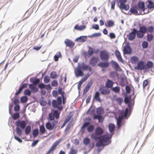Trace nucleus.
<instances>
[{
    "instance_id": "obj_15",
    "label": "nucleus",
    "mask_w": 154,
    "mask_h": 154,
    "mask_svg": "<svg viewBox=\"0 0 154 154\" xmlns=\"http://www.w3.org/2000/svg\"><path fill=\"white\" fill-rule=\"evenodd\" d=\"M137 8L141 10L143 12L145 10V3L144 2H139L137 3V5H136Z\"/></svg>"
},
{
    "instance_id": "obj_32",
    "label": "nucleus",
    "mask_w": 154,
    "mask_h": 154,
    "mask_svg": "<svg viewBox=\"0 0 154 154\" xmlns=\"http://www.w3.org/2000/svg\"><path fill=\"white\" fill-rule=\"evenodd\" d=\"M108 128L110 132L112 133L114 130L115 125L113 123H110L109 125Z\"/></svg>"
},
{
    "instance_id": "obj_45",
    "label": "nucleus",
    "mask_w": 154,
    "mask_h": 154,
    "mask_svg": "<svg viewBox=\"0 0 154 154\" xmlns=\"http://www.w3.org/2000/svg\"><path fill=\"white\" fill-rule=\"evenodd\" d=\"M40 132L42 134H43L45 133V129L44 126L42 125L40 126Z\"/></svg>"
},
{
    "instance_id": "obj_39",
    "label": "nucleus",
    "mask_w": 154,
    "mask_h": 154,
    "mask_svg": "<svg viewBox=\"0 0 154 154\" xmlns=\"http://www.w3.org/2000/svg\"><path fill=\"white\" fill-rule=\"evenodd\" d=\"M28 100V97L26 96L22 97L20 99L21 102L22 103H25Z\"/></svg>"
},
{
    "instance_id": "obj_13",
    "label": "nucleus",
    "mask_w": 154,
    "mask_h": 154,
    "mask_svg": "<svg viewBox=\"0 0 154 154\" xmlns=\"http://www.w3.org/2000/svg\"><path fill=\"white\" fill-rule=\"evenodd\" d=\"M138 10H139V9L137 8V6H134L130 9L129 11L131 13L130 14H133L136 15H138L143 14L140 13H138Z\"/></svg>"
},
{
    "instance_id": "obj_63",
    "label": "nucleus",
    "mask_w": 154,
    "mask_h": 154,
    "mask_svg": "<svg viewBox=\"0 0 154 154\" xmlns=\"http://www.w3.org/2000/svg\"><path fill=\"white\" fill-rule=\"evenodd\" d=\"M14 138L15 139L17 140L20 143H22V140L19 138L16 135H14Z\"/></svg>"
},
{
    "instance_id": "obj_54",
    "label": "nucleus",
    "mask_w": 154,
    "mask_h": 154,
    "mask_svg": "<svg viewBox=\"0 0 154 154\" xmlns=\"http://www.w3.org/2000/svg\"><path fill=\"white\" fill-rule=\"evenodd\" d=\"M58 93L61 95L62 96H63L65 94V92L62 91V89L61 88H60L58 89Z\"/></svg>"
},
{
    "instance_id": "obj_5",
    "label": "nucleus",
    "mask_w": 154,
    "mask_h": 154,
    "mask_svg": "<svg viewBox=\"0 0 154 154\" xmlns=\"http://www.w3.org/2000/svg\"><path fill=\"white\" fill-rule=\"evenodd\" d=\"M26 124V122L23 120H19L16 122L15 125L17 126L16 131L18 136H20L22 135V130L20 128L23 129L25 128Z\"/></svg>"
},
{
    "instance_id": "obj_23",
    "label": "nucleus",
    "mask_w": 154,
    "mask_h": 154,
    "mask_svg": "<svg viewBox=\"0 0 154 154\" xmlns=\"http://www.w3.org/2000/svg\"><path fill=\"white\" fill-rule=\"evenodd\" d=\"M114 82L111 80L108 79L105 83V86L107 88H112Z\"/></svg>"
},
{
    "instance_id": "obj_43",
    "label": "nucleus",
    "mask_w": 154,
    "mask_h": 154,
    "mask_svg": "<svg viewBox=\"0 0 154 154\" xmlns=\"http://www.w3.org/2000/svg\"><path fill=\"white\" fill-rule=\"evenodd\" d=\"M148 44V42L146 41H143L142 43V47L143 48H147Z\"/></svg>"
},
{
    "instance_id": "obj_41",
    "label": "nucleus",
    "mask_w": 154,
    "mask_h": 154,
    "mask_svg": "<svg viewBox=\"0 0 154 154\" xmlns=\"http://www.w3.org/2000/svg\"><path fill=\"white\" fill-rule=\"evenodd\" d=\"M77 152V151L74 149L72 147L70 149L69 154H76Z\"/></svg>"
},
{
    "instance_id": "obj_28",
    "label": "nucleus",
    "mask_w": 154,
    "mask_h": 154,
    "mask_svg": "<svg viewBox=\"0 0 154 154\" xmlns=\"http://www.w3.org/2000/svg\"><path fill=\"white\" fill-rule=\"evenodd\" d=\"M153 65V63L151 61H148L146 64L145 65V69H147L151 68L152 67Z\"/></svg>"
},
{
    "instance_id": "obj_22",
    "label": "nucleus",
    "mask_w": 154,
    "mask_h": 154,
    "mask_svg": "<svg viewBox=\"0 0 154 154\" xmlns=\"http://www.w3.org/2000/svg\"><path fill=\"white\" fill-rule=\"evenodd\" d=\"M109 63L106 62H100L98 64V66L102 68H107L109 66Z\"/></svg>"
},
{
    "instance_id": "obj_29",
    "label": "nucleus",
    "mask_w": 154,
    "mask_h": 154,
    "mask_svg": "<svg viewBox=\"0 0 154 154\" xmlns=\"http://www.w3.org/2000/svg\"><path fill=\"white\" fill-rule=\"evenodd\" d=\"M114 22L112 20H109L106 22L105 24V26L107 27H110L114 25Z\"/></svg>"
},
{
    "instance_id": "obj_20",
    "label": "nucleus",
    "mask_w": 154,
    "mask_h": 154,
    "mask_svg": "<svg viewBox=\"0 0 154 154\" xmlns=\"http://www.w3.org/2000/svg\"><path fill=\"white\" fill-rule=\"evenodd\" d=\"M27 84L24 83L23 84L22 86H20L18 91L15 94L16 96L18 95L19 94H20L22 91L23 89L27 87Z\"/></svg>"
},
{
    "instance_id": "obj_21",
    "label": "nucleus",
    "mask_w": 154,
    "mask_h": 154,
    "mask_svg": "<svg viewBox=\"0 0 154 154\" xmlns=\"http://www.w3.org/2000/svg\"><path fill=\"white\" fill-rule=\"evenodd\" d=\"M115 54L119 61L123 63V59L122 58L120 52L117 50L115 51Z\"/></svg>"
},
{
    "instance_id": "obj_51",
    "label": "nucleus",
    "mask_w": 154,
    "mask_h": 154,
    "mask_svg": "<svg viewBox=\"0 0 154 154\" xmlns=\"http://www.w3.org/2000/svg\"><path fill=\"white\" fill-rule=\"evenodd\" d=\"M50 80L49 77L47 76H45L44 79V82L46 83H48L49 82Z\"/></svg>"
},
{
    "instance_id": "obj_30",
    "label": "nucleus",
    "mask_w": 154,
    "mask_h": 154,
    "mask_svg": "<svg viewBox=\"0 0 154 154\" xmlns=\"http://www.w3.org/2000/svg\"><path fill=\"white\" fill-rule=\"evenodd\" d=\"M138 58L136 56H134L131 58V61L132 63L135 64L139 61Z\"/></svg>"
},
{
    "instance_id": "obj_47",
    "label": "nucleus",
    "mask_w": 154,
    "mask_h": 154,
    "mask_svg": "<svg viewBox=\"0 0 154 154\" xmlns=\"http://www.w3.org/2000/svg\"><path fill=\"white\" fill-rule=\"evenodd\" d=\"M90 142V140L89 139L86 138H85L83 140L84 143L85 145H87L89 144Z\"/></svg>"
},
{
    "instance_id": "obj_57",
    "label": "nucleus",
    "mask_w": 154,
    "mask_h": 154,
    "mask_svg": "<svg viewBox=\"0 0 154 154\" xmlns=\"http://www.w3.org/2000/svg\"><path fill=\"white\" fill-rule=\"evenodd\" d=\"M116 2L115 0L112 1L111 2V8L112 10H114Z\"/></svg>"
},
{
    "instance_id": "obj_49",
    "label": "nucleus",
    "mask_w": 154,
    "mask_h": 154,
    "mask_svg": "<svg viewBox=\"0 0 154 154\" xmlns=\"http://www.w3.org/2000/svg\"><path fill=\"white\" fill-rule=\"evenodd\" d=\"M154 30V27L152 26H150L147 29V32L150 33H152Z\"/></svg>"
},
{
    "instance_id": "obj_8",
    "label": "nucleus",
    "mask_w": 154,
    "mask_h": 154,
    "mask_svg": "<svg viewBox=\"0 0 154 154\" xmlns=\"http://www.w3.org/2000/svg\"><path fill=\"white\" fill-rule=\"evenodd\" d=\"M119 114H120L118 118H116L117 120V124L118 128H120L122 126V123L124 118L125 117V111H119Z\"/></svg>"
},
{
    "instance_id": "obj_25",
    "label": "nucleus",
    "mask_w": 154,
    "mask_h": 154,
    "mask_svg": "<svg viewBox=\"0 0 154 154\" xmlns=\"http://www.w3.org/2000/svg\"><path fill=\"white\" fill-rule=\"evenodd\" d=\"M93 84V82L92 81H91L89 82H88L86 86L85 87L84 90V93H87V91H88L89 89V88Z\"/></svg>"
},
{
    "instance_id": "obj_46",
    "label": "nucleus",
    "mask_w": 154,
    "mask_h": 154,
    "mask_svg": "<svg viewBox=\"0 0 154 154\" xmlns=\"http://www.w3.org/2000/svg\"><path fill=\"white\" fill-rule=\"evenodd\" d=\"M19 113H15L13 116V118L14 120H16L20 118Z\"/></svg>"
},
{
    "instance_id": "obj_9",
    "label": "nucleus",
    "mask_w": 154,
    "mask_h": 154,
    "mask_svg": "<svg viewBox=\"0 0 154 154\" xmlns=\"http://www.w3.org/2000/svg\"><path fill=\"white\" fill-rule=\"evenodd\" d=\"M100 57L102 60L107 61L109 57V54L106 51L103 50L100 53Z\"/></svg>"
},
{
    "instance_id": "obj_2",
    "label": "nucleus",
    "mask_w": 154,
    "mask_h": 154,
    "mask_svg": "<svg viewBox=\"0 0 154 154\" xmlns=\"http://www.w3.org/2000/svg\"><path fill=\"white\" fill-rule=\"evenodd\" d=\"M132 88H133L131 85H126V105L128 106L126 108V119H128L131 115L134 104L135 97L132 98L131 95L128 96L127 95L130 93Z\"/></svg>"
},
{
    "instance_id": "obj_37",
    "label": "nucleus",
    "mask_w": 154,
    "mask_h": 154,
    "mask_svg": "<svg viewBox=\"0 0 154 154\" xmlns=\"http://www.w3.org/2000/svg\"><path fill=\"white\" fill-rule=\"evenodd\" d=\"M147 40L148 42H150L151 41L153 38V35L151 34H148L146 35Z\"/></svg>"
},
{
    "instance_id": "obj_1",
    "label": "nucleus",
    "mask_w": 154,
    "mask_h": 154,
    "mask_svg": "<svg viewBox=\"0 0 154 154\" xmlns=\"http://www.w3.org/2000/svg\"><path fill=\"white\" fill-rule=\"evenodd\" d=\"M103 130L102 128L98 127L95 129V134H93L91 135L92 139L95 140H98L96 144L97 147L108 145L111 142L110 139L112 137V134H107L100 137H98L103 134Z\"/></svg>"
},
{
    "instance_id": "obj_7",
    "label": "nucleus",
    "mask_w": 154,
    "mask_h": 154,
    "mask_svg": "<svg viewBox=\"0 0 154 154\" xmlns=\"http://www.w3.org/2000/svg\"><path fill=\"white\" fill-rule=\"evenodd\" d=\"M137 37L138 38H142L144 36L145 33L147 32V28L144 26H140L139 27V29L137 30Z\"/></svg>"
},
{
    "instance_id": "obj_44",
    "label": "nucleus",
    "mask_w": 154,
    "mask_h": 154,
    "mask_svg": "<svg viewBox=\"0 0 154 154\" xmlns=\"http://www.w3.org/2000/svg\"><path fill=\"white\" fill-rule=\"evenodd\" d=\"M50 76L52 79H54L57 77V75L56 72H53L51 73Z\"/></svg>"
},
{
    "instance_id": "obj_33",
    "label": "nucleus",
    "mask_w": 154,
    "mask_h": 154,
    "mask_svg": "<svg viewBox=\"0 0 154 154\" xmlns=\"http://www.w3.org/2000/svg\"><path fill=\"white\" fill-rule=\"evenodd\" d=\"M94 98L96 100L99 102H101V100L100 97V94L98 92H96Z\"/></svg>"
},
{
    "instance_id": "obj_14",
    "label": "nucleus",
    "mask_w": 154,
    "mask_h": 154,
    "mask_svg": "<svg viewBox=\"0 0 154 154\" xmlns=\"http://www.w3.org/2000/svg\"><path fill=\"white\" fill-rule=\"evenodd\" d=\"M99 60V58L97 57H93L90 60L89 63L93 66H95Z\"/></svg>"
},
{
    "instance_id": "obj_38",
    "label": "nucleus",
    "mask_w": 154,
    "mask_h": 154,
    "mask_svg": "<svg viewBox=\"0 0 154 154\" xmlns=\"http://www.w3.org/2000/svg\"><path fill=\"white\" fill-rule=\"evenodd\" d=\"M92 73V72L91 74H89L88 72L87 73V74L85 75L84 77L81 80L83 82L85 81L91 75Z\"/></svg>"
},
{
    "instance_id": "obj_11",
    "label": "nucleus",
    "mask_w": 154,
    "mask_h": 154,
    "mask_svg": "<svg viewBox=\"0 0 154 154\" xmlns=\"http://www.w3.org/2000/svg\"><path fill=\"white\" fill-rule=\"evenodd\" d=\"M61 141V140H57L51 147L47 152L45 154H50V153L53 152L56 149V146L59 144Z\"/></svg>"
},
{
    "instance_id": "obj_12",
    "label": "nucleus",
    "mask_w": 154,
    "mask_h": 154,
    "mask_svg": "<svg viewBox=\"0 0 154 154\" xmlns=\"http://www.w3.org/2000/svg\"><path fill=\"white\" fill-rule=\"evenodd\" d=\"M145 69V65L143 61L139 62L137 66L134 67V69L137 70Z\"/></svg>"
},
{
    "instance_id": "obj_48",
    "label": "nucleus",
    "mask_w": 154,
    "mask_h": 154,
    "mask_svg": "<svg viewBox=\"0 0 154 154\" xmlns=\"http://www.w3.org/2000/svg\"><path fill=\"white\" fill-rule=\"evenodd\" d=\"M149 84V82L148 79H146L144 80L143 82V89L148 85Z\"/></svg>"
},
{
    "instance_id": "obj_55",
    "label": "nucleus",
    "mask_w": 154,
    "mask_h": 154,
    "mask_svg": "<svg viewBox=\"0 0 154 154\" xmlns=\"http://www.w3.org/2000/svg\"><path fill=\"white\" fill-rule=\"evenodd\" d=\"M94 53V51L92 48H90L88 51V53L89 55L91 56Z\"/></svg>"
},
{
    "instance_id": "obj_52",
    "label": "nucleus",
    "mask_w": 154,
    "mask_h": 154,
    "mask_svg": "<svg viewBox=\"0 0 154 154\" xmlns=\"http://www.w3.org/2000/svg\"><path fill=\"white\" fill-rule=\"evenodd\" d=\"M58 85L57 81L55 80L53 81L51 83V85L53 87L57 86Z\"/></svg>"
},
{
    "instance_id": "obj_19",
    "label": "nucleus",
    "mask_w": 154,
    "mask_h": 154,
    "mask_svg": "<svg viewBox=\"0 0 154 154\" xmlns=\"http://www.w3.org/2000/svg\"><path fill=\"white\" fill-rule=\"evenodd\" d=\"M118 2L120 3L119 8L121 10L125 9V0H118Z\"/></svg>"
},
{
    "instance_id": "obj_56",
    "label": "nucleus",
    "mask_w": 154,
    "mask_h": 154,
    "mask_svg": "<svg viewBox=\"0 0 154 154\" xmlns=\"http://www.w3.org/2000/svg\"><path fill=\"white\" fill-rule=\"evenodd\" d=\"M20 109V106L19 105H16L14 108V110L16 112H18Z\"/></svg>"
},
{
    "instance_id": "obj_36",
    "label": "nucleus",
    "mask_w": 154,
    "mask_h": 154,
    "mask_svg": "<svg viewBox=\"0 0 154 154\" xmlns=\"http://www.w3.org/2000/svg\"><path fill=\"white\" fill-rule=\"evenodd\" d=\"M31 131V127L29 125L27 126L25 129V133L26 135H28Z\"/></svg>"
},
{
    "instance_id": "obj_17",
    "label": "nucleus",
    "mask_w": 154,
    "mask_h": 154,
    "mask_svg": "<svg viewBox=\"0 0 154 154\" xmlns=\"http://www.w3.org/2000/svg\"><path fill=\"white\" fill-rule=\"evenodd\" d=\"M65 43L66 46L71 48H73L75 45V43L74 42L68 39H65Z\"/></svg>"
},
{
    "instance_id": "obj_3",
    "label": "nucleus",
    "mask_w": 154,
    "mask_h": 154,
    "mask_svg": "<svg viewBox=\"0 0 154 154\" xmlns=\"http://www.w3.org/2000/svg\"><path fill=\"white\" fill-rule=\"evenodd\" d=\"M59 116L60 113L57 110H54L49 113L48 115V119L53 121L52 122L49 121L46 123L45 127L47 129L50 130L53 129L58 122Z\"/></svg>"
},
{
    "instance_id": "obj_42",
    "label": "nucleus",
    "mask_w": 154,
    "mask_h": 154,
    "mask_svg": "<svg viewBox=\"0 0 154 154\" xmlns=\"http://www.w3.org/2000/svg\"><path fill=\"white\" fill-rule=\"evenodd\" d=\"M32 134L34 137H36L38 134V129H36L34 130Z\"/></svg>"
},
{
    "instance_id": "obj_6",
    "label": "nucleus",
    "mask_w": 154,
    "mask_h": 154,
    "mask_svg": "<svg viewBox=\"0 0 154 154\" xmlns=\"http://www.w3.org/2000/svg\"><path fill=\"white\" fill-rule=\"evenodd\" d=\"M62 102V97H58L57 100H53L52 101V105L54 107L57 108L59 110H61L63 107L61 106Z\"/></svg>"
},
{
    "instance_id": "obj_62",
    "label": "nucleus",
    "mask_w": 154,
    "mask_h": 154,
    "mask_svg": "<svg viewBox=\"0 0 154 154\" xmlns=\"http://www.w3.org/2000/svg\"><path fill=\"white\" fill-rule=\"evenodd\" d=\"M38 87L41 89L44 88L45 87V85L43 83H40L38 85Z\"/></svg>"
},
{
    "instance_id": "obj_60",
    "label": "nucleus",
    "mask_w": 154,
    "mask_h": 154,
    "mask_svg": "<svg viewBox=\"0 0 154 154\" xmlns=\"http://www.w3.org/2000/svg\"><path fill=\"white\" fill-rule=\"evenodd\" d=\"M86 28V26L85 25H82L79 26V30H82Z\"/></svg>"
},
{
    "instance_id": "obj_31",
    "label": "nucleus",
    "mask_w": 154,
    "mask_h": 154,
    "mask_svg": "<svg viewBox=\"0 0 154 154\" xmlns=\"http://www.w3.org/2000/svg\"><path fill=\"white\" fill-rule=\"evenodd\" d=\"M87 39V37L86 36H81L77 38L76 40L80 42H85Z\"/></svg>"
},
{
    "instance_id": "obj_61",
    "label": "nucleus",
    "mask_w": 154,
    "mask_h": 154,
    "mask_svg": "<svg viewBox=\"0 0 154 154\" xmlns=\"http://www.w3.org/2000/svg\"><path fill=\"white\" fill-rule=\"evenodd\" d=\"M40 79H35L32 82L34 84L36 85L40 82Z\"/></svg>"
},
{
    "instance_id": "obj_18",
    "label": "nucleus",
    "mask_w": 154,
    "mask_h": 154,
    "mask_svg": "<svg viewBox=\"0 0 154 154\" xmlns=\"http://www.w3.org/2000/svg\"><path fill=\"white\" fill-rule=\"evenodd\" d=\"M100 90L101 91V93L103 94L108 95L110 93L109 89L105 87L100 88Z\"/></svg>"
},
{
    "instance_id": "obj_16",
    "label": "nucleus",
    "mask_w": 154,
    "mask_h": 154,
    "mask_svg": "<svg viewBox=\"0 0 154 154\" xmlns=\"http://www.w3.org/2000/svg\"><path fill=\"white\" fill-rule=\"evenodd\" d=\"M132 50L131 48L129 46V43L128 42L126 43L125 45V53L126 54H132Z\"/></svg>"
},
{
    "instance_id": "obj_34",
    "label": "nucleus",
    "mask_w": 154,
    "mask_h": 154,
    "mask_svg": "<svg viewBox=\"0 0 154 154\" xmlns=\"http://www.w3.org/2000/svg\"><path fill=\"white\" fill-rule=\"evenodd\" d=\"M96 112L98 115H101L104 113V110L101 107H98L97 109Z\"/></svg>"
},
{
    "instance_id": "obj_26",
    "label": "nucleus",
    "mask_w": 154,
    "mask_h": 154,
    "mask_svg": "<svg viewBox=\"0 0 154 154\" xmlns=\"http://www.w3.org/2000/svg\"><path fill=\"white\" fill-rule=\"evenodd\" d=\"M29 88L31 90L32 92L35 93L37 92L38 91V89L33 84H30L29 85Z\"/></svg>"
},
{
    "instance_id": "obj_40",
    "label": "nucleus",
    "mask_w": 154,
    "mask_h": 154,
    "mask_svg": "<svg viewBox=\"0 0 154 154\" xmlns=\"http://www.w3.org/2000/svg\"><path fill=\"white\" fill-rule=\"evenodd\" d=\"M94 126L93 125H91L87 128V130L89 132H91L93 131L94 129Z\"/></svg>"
},
{
    "instance_id": "obj_4",
    "label": "nucleus",
    "mask_w": 154,
    "mask_h": 154,
    "mask_svg": "<svg viewBox=\"0 0 154 154\" xmlns=\"http://www.w3.org/2000/svg\"><path fill=\"white\" fill-rule=\"evenodd\" d=\"M82 69L84 70H88L90 72H92L91 68L84 63H82L81 64H79L78 66L75 69L74 71L76 77L83 76L84 73Z\"/></svg>"
},
{
    "instance_id": "obj_24",
    "label": "nucleus",
    "mask_w": 154,
    "mask_h": 154,
    "mask_svg": "<svg viewBox=\"0 0 154 154\" xmlns=\"http://www.w3.org/2000/svg\"><path fill=\"white\" fill-rule=\"evenodd\" d=\"M111 65L112 67L114 68L115 70H117L119 69V66L117 62L113 61H112L111 62Z\"/></svg>"
},
{
    "instance_id": "obj_53",
    "label": "nucleus",
    "mask_w": 154,
    "mask_h": 154,
    "mask_svg": "<svg viewBox=\"0 0 154 154\" xmlns=\"http://www.w3.org/2000/svg\"><path fill=\"white\" fill-rule=\"evenodd\" d=\"M112 90L116 93H118L119 92L120 89L118 87H116L113 88Z\"/></svg>"
},
{
    "instance_id": "obj_58",
    "label": "nucleus",
    "mask_w": 154,
    "mask_h": 154,
    "mask_svg": "<svg viewBox=\"0 0 154 154\" xmlns=\"http://www.w3.org/2000/svg\"><path fill=\"white\" fill-rule=\"evenodd\" d=\"M90 124L89 122H86L85 123L82 127V128L83 129L85 128L86 127H87Z\"/></svg>"
},
{
    "instance_id": "obj_35",
    "label": "nucleus",
    "mask_w": 154,
    "mask_h": 154,
    "mask_svg": "<svg viewBox=\"0 0 154 154\" xmlns=\"http://www.w3.org/2000/svg\"><path fill=\"white\" fill-rule=\"evenodd\" d=\"M61 54L60 52L59 51L57 52L54 57V60L55 61H57L58 60V58L61 57Z\"/></svg>"
},
{
    "instance_id": "obj_50",
    "label": "nucleus",
    "mask_w": 154,
    "mask_h": 154,
    "mask_svg": "<svg viewBox=\"0 0 154 154\" xmlns=\"http://www.w3.org/2000/svg\"><path fill=\"white\" fill-rule=\"evenodd\" d=\"M25 95L30 96L31 94V92L30 90L29 89H26L24 91Z\"/></svg>"
},
{
    "instance_id": "obj_27",
    "label": "nucleus",
    "mask_w": 154,
    "mask_h": 154,
    "mask_svg": "<svg viewBox=\"0 0 154 154\" xmlns=\"http://www.w3.org/2000/svg\"><path fill=\"white\" fill-rule=\"evenodd\" d=\"M148 4L147 5V7L148 9H151L154 8V3L152 1L150 0H148Z\"/></svg>"
},
{
    "instance_id": "obj_59",
    "label": "nucleus",
    "mask_w": 154,
    "mask_h": 154,
    "mask_svg": "<svg viewBox=\"0 0 154 154\" xmlns=\"http://www.w3.org/2000/svg\"><path fill=\"white\" fill-rule=\"evenodd\" d=\"M42 45L39 46H35L33 48V49L36 51H38L41 49Z\"/></svg>"
},
{
    "instance_id": "obj_10",
    "label": "nucleus",
    "mask_w": 154,
    "mask_h": 154,
    "mask_svg": "<svg viewBox=\"0 0 154 154\" xmlns=\"http://www.w3.org/2000/svg\"><path fill=\"white\" fill-rule=\"evenodd\" d=\"M137 29L135 28L133 29L131 32L127 35L129 40L132 41L134 40L136 37V35H137Z\"/></svg>"
},
{
    "instance_id": "obj_64",
    "label": "nucleus",
    "mask_w": 154,
    "mask_h": 154,
    "mask_svg": "<svg viewBox=\"0 0 154 154\" xmlns=\"http://www.w3.org/2000/svg\"><path fill=\"white\" fill-rule=\"evenodd\" d=\"M93 28L96 30L99 29V26L98 24L93 25L92 26Z\"/></svg>"
}]
</instances>
